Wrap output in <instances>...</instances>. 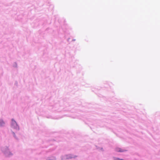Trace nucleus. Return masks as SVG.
<instances>
[{
    "label": "nucleus",
    "instance_id": "obj_3",
    "mask_svg": "<svg viewBox=\"0 0 160 160\" xmlns=\"http://www.w3.org/2000/svg\"><path fill=\"white\" fill-rule=\"evenodd\" d=\"M4 124V123L2 120H0V126H2Z\"/></svg>",
    "mask_w": 160,
    "mask_h": 160
},
{
    "label": "nucleus",
    "instance_id": "obj_2",
    "mask_svg": "<svg viewBox=\"0 0 160 160\" xmlns=\"http://www.w3.org/2000/svg\"><path fill=\"white\" fill-rule=\"evenodd\" d=\"M116 151L118 152H123L124 151V150H123L121 148H116Z\"/></svg>",
    "mask_w": 160,
    "mask_h": 160
},
{
    "label": "nucleus",
    "instance_id": "obj_1",
    "mask_svg": "<svg viewBox=\"0 0 160 160\" xmlns=\"http://www.w3.org/2000/svg\"><path fill=\"white\" fill-rule=\"evenodd\" d=\"M12 125L13 127H15L17 125L16 122L13 119H12Z\"/></svg>",
    "mask_w": 160,
    "mask_h": 160
},
{
    "label": "nucleus",
    "instance_id": "obj_4",
    "mask_svg": "<svg viewBox=\"0 0 160 160\" xmlns=\"http://www.w3.org/2000/svg\"><path fill=\"white\" fill-rule=\"evenodd\" d=\"M117 160H123V159H119V158H118L117 159Z\"/></svg>",
    "mask_w": 160,
    "mask_h": 160
}]
</instances>
